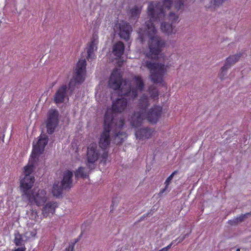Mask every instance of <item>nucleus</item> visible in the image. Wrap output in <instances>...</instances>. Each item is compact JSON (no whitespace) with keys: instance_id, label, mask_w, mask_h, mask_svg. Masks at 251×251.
I'll return each instance as SVG.
<instances>
[{"instance_id":"1","label":"nucleus","mask_w":251,"mask_h":251,"mask_svg":"<svg viewBox=\"0 0 251 251\" xmlns=\"http://www.w3.org/2000/svg\"><path fill=\"white\" fill-rule=\"evenodd\" d=\"M183 0H177L174 4L172 0H162L158 3L150 2L147 10L149 20L145 22V28H140L138 31L141 42H148V49L144 52L146 56L161 62L153 63L151 61H146L144 63V66L150 70L151 78L154 83L163 82L164 77L172 61L170 54L161 53V49L165 47L166 42L157 35L155 25L162 20H169L171 23H161L160 29L168 35L175 34L177 29L173 24L178 22V15L172 10L173 8L177 10L181 9L183 5Z\"/></svg>"},{"instance_id":"2","label":"nucleus","mask_w":251,"mask_h":251,"mask_svg":"<svg viewBox=\"0 0 251 251\" xmlns=\"http://www.w3.org/2000/svg\"><path fill=\"white\" fill-rule=\"evenodd\" d=\"M127 107V100L122 98L113 101L112 107L107 108L104 116L103 130L99 139L100 148L106 149L112 138L116 144L122 143L126 138V133L122 130L124 121L121 118L117 119L116 114L123 112Z\"/></svg>"},{"instance_id":"3","label":"nucleus","mask_w":251,"mask_h":251,"mask_svg":"<svg viewBox=\"0 0 251 251\" xmlns=\"http://www.w3.org/2000/svg\"><path fill=\"white\" fill-rule=\"evenodd\" d=\"M149 93L150 97L143 95L138 101L139 111H136L129 120L131 125L134 127L140 126L144 120L147 119L150 122L156 123L160 117L162 107L154 106L150 110L148 109L149 105L153 99L158 96V90L154 87H150Z\"/></svg>"},{"instance_id":"4","label":"nucleus","mask_w":251,"mask_h":251,"mask_svg":"<svg viewBox=\"0 0 251 251\" xmlns=\"http://www.w3.org/2000/svg\"><path fill=\"white\" fill-rule=\"evenodd\" d=\"M108 85L115 90L120 88V95L130 97L132 99L135 98L138 93L143 91L144 87L142 77L139 75L133 77L132 86L126 81H122L120 70L118 69H116L112 72L109 80Z\"/></svg>"},{"instance_id":"5","label":"nucleus","mask_w":251,"mask_h":251,"mask_svg":"<svg viewBox=\"0 0 251 251\" xmlns=\"http://www.w3.org/2000/svg\"><path fill=\"white\" fill-rule=\"evenodd\" d=\"M30 166L24 168V177L21 180V188L25 197L31 204H35L39 206L43 205L47 200V193L44 189H34L31 192L30 189L34 182V177L32 175L33 170Z\"/></svg>"},{"instance_id":"6","label":"nucleus","mask_w":251,"mask_h":251,"mask_svg":"<svg viewBox=\"0 0 251 251\" xmlns=\"http://www.w3.org/2000/svg\"><path fill=\"white\" fill-rule=\"evenodd\" d=\"M87 166L89 169L95 168L96 163L100 159V163L105 164L108 158V152L102 151L101 152L100 148L96 143L90 144L87 147L86 153Z\"/></svg>"},{"instance_id":"7","label":"nucleus","mask_w":251,"mask_h":251,"mask_svg":"<svg viewBox=\"0 0 251 251\" xmlns=\"http://www.w3.org/2000/svg\"><path fill=\"white\" fill-rule=\"evenodd\" d=\"M48 137L46 135L43 134L40 136L39 139L36 144L33 145V149L32 154L29 159L28 164L26 166H29L31 167L32 170L38 159L39 156L44 150V148L48 143Z\"/></svg>"},{"instance_id":"8","label":"nucleus","mask_w":251,"mask_h":251,"mask_svg":"<svg viewBox=\"0 0 251 251\" xmlns=\"http://www.w3.org/2000/svg\"><path fill=\"white\" fill-rule=\"evenodd\" d=\"M73 176V172L70 170H67L63 172L61 182H55L53 185L52 192L54 196H59L61 194L63 189L70 188L72 186Z\"/></svg>"},{"instance_id":"9","label":"nucleus","mask_w":251,"mask_h":251,"mask_svg":"<svg viewBox=\"0 0 251 251\" xmlns=\"http://www.w3.org/2000/svg\"><path fill=\"white\" fill-rule=\"evenodd\" d=\"M86 62L85 59H80L75 70V74L73 78L70 81L69 84V89L72 91L74 87L82 83L85 78L86 73Z\"/></svg>"},{"instance_id":"10","label":"nucleus","mask_w":251,"mask_h":251,"mask_svg":"<svg viewBox=\"0 0 251 251\" xmlns=\"http://www.w3.org/2000/svg\"><path fill=\"white\" fill-rule=\"evenodd\" d=\"M114 30L119 35L120 37L128 41L129 39L130 34L132 31L131 26L125 21H121L117 23L114 27Z\"/></svg>"},{"instance_id":"11","label":"nucleus","mask_w":251,"mask_h":251,"mask_svg":"<svg viewBox=\"0 0 251 251\" xmlns=\"http://www.w3.org/2000/svg\"><path fill=\"white\" fill-rule=\"evenodd\" d=\"M48 117L47 121V128L48 132L51 134L58 124V113L56 110L50 109L48 112Z\"/></svg>"},{"instance_id":"12","label":"nucleus","mask_w":251,"mask_h":251,"mask_svg":"<svg viewBox=\"0 0 251 251\" xmlns=\"http://www.w3.org/2000/svg\"><path fill=\"white\" fill-rule=\"evenodd\" d=\"M67 89L66 85H63L57 90L54 97V100L56 103L63 102L65 99L67 98Z\"/></svg>"},{"instance_id":"13","label":"nucleus","mask_w":251,"mask_h":251,"mask_svg":"<svg viewBox=\"0 0 251 251\" xmlns=\"http://www.w3.org/2000/svg\"><path fill=\"white\" fill-rule=\"evenodd\" d=\"M57 203L55 202H48L43 207L42 215L45 217L52 215L55 212Z\"/></svg>"},{"instance_id":"14","label":"nucleus","mask_w":251,"mask_h":251,"mask_svg":"<svg viewBox=\"0 0 251 251\" xmlns=\"http://www.w3.org/2000/svg\"><path fill=\"white\" fill-rule=\"evenodd\" d=\"M153 133V130L148 127L141 128L136 130L135 136L139 140H144L150 138Z\"/></svg>"},{"instance_id":"15","label":"nucleus","mask_w":251,"mask_h":251,"mask_svg":"<svg viewBox=\"0 0 251 251\" xmlns=\"http://www.w3.org/2000/svg\"><path fill=\"white\" fill-rule=\"evenodd\" d=\"M96 99L98 102L105 103L109 100V98L106 93L103 90L101 85H99L96 89Z\"/></svg>"},{"instance_id":"16","label":"nucleus","mask_w":251,"mask_h":251,"mask_svg":"<svg viewBox=\"0 0 251 251\" xmlns=\"http://www.w3.org/2000/svg\"><path fill=\"white\" fill-rule=\"evenodd\" d=\"M98 43V39L97 38H93L89 44L87 48V58L88 59L94 58L95 56L94 52L97 49Z\"/></svg>"},{"instance_id":"17","label":"nucleus","mask_w":251,"mask_h":251,"mask_svg":"<svg viewBox=\"0 0 251 251\" xmlns=\"http://www.w3.org/2000/svg\"><path fill=\"white\" fill-rule=\"evenodd\" d=\"M125 49L124 44L121 42H118L114 45L113 47V53L116 58L121 59Z\"/></svg>"},{"instance_id":"18","label":"nucleus","mask_w":251,"mask_h":251,"mask_svg":"<svg viewBox=\"0 0 251 251\" xmlns=\"http://www.w3.org/2000/svg\"><path fill=\"white\" fill-rule=\"evenodd\" d=\"M27 240V239H26L25 234L23 235L17 233L15 234L14 243L16 246H22Z\"/></svg>"},{"instance_id":"19","label":"nucleus","mask_w":251,"mask_h":251,"mask_svg":"<svg viewBox=\"0 0 251 251\" xmlns=\"http://www.w3.org/2000/svg\"><path fill=\"white\" fill-rule=\"evenodd\" d=\"M142 7L134 6L130 11V18L134 20L137 19L141 13Z\"/></svg>"},{"instance_id":"20","label":"nucleus","mask_w":251,"mask_h":251,"mask_svg":"<svg viewBox=\"0 0 251 251\" xmlns=\"http://www.w3.org/2000/svg\"><path fill=\"white\" fill-rule=\"evenodd\" d=\"M240 57V55L238 54L230 56L226 59L225 64L229 68L230 66L237 62Z\"/></svg>"},{"instance_id":"21","label":"nucleus","mask_w":251,"mask_h":251,"mask_svg":"<svg viewBox=\"0 0 251 251\" xmlns=\"http://www.w3.org/2000/svg\"><path fill=\"white\" fill-rule=\"evenodd\" d=\"M88 171L87 169L83 167H79L75 173V177H86L87 176Z\"/></svg>"},{"instance_id":"22","label":"nucleus","mask_w":251,"mask_h":251,"mask_svg":"<svg viewBox=\"0 0 251 251\" xmlns=\"http://www.w3.org/2000/svg\"><path fill=\"white\" fill-rule=\"evenodd\" d=\"M228 68L229 67L225 64L221 68L218 74V77L221 80H223L226 78L227 74V71Z\"/></svg>"},{"instance_id":"23","label":"nucleus","mask_w":251,"mask_h":251,"mask_svg":"<svg viewBox=\"0 0 251 251\" xmlns=\"http://www.w3.org/2000/svg\"><path fill=\"white\" fill-rule=\"evenodd\" d=\"M27 215L29 219L35 222L38 218V213L36 210L31 209L27 212Z\"/></svg>"},{"instance_id":"24","label":"nucleus","mask_w":251,"mask_h":251,"mask_svg":"<svg viewBox=\"0 0 251 251\" xmlns=\"http://www.w3.org/2000/svg\"><path fill=\"white\" fill-rule=\"evenodd\" d=\"M176 173V171L174 172L166 180L165 182V187L160 192L161 193H163L168 188V186L172 181L174 175Z\"/></svg>"},{"instance_id":"25","label":"nucleus","mask_w":251,"mask_h":251,"mask_svg":"<svg viewBox=\"0 0 251 251\" xmlns=\"http://www.w3.org/2000/svg\"><path fill=\"white\" fill-rule=\"evenodd\" d=\"M25 234V236L26 237V239L28 240L30 238H35L37 234V229L34 228L31 230H28Z\"/></svg>"},{"instance_id":"26","label":"nucleus","mask_w":251,"mask_h":251,"mask_svg":"<svg viewBox=\"0 0 251 251\" xmlns=\"http://www.w3.org/2000/svg\"><path fill=\"white\" fill-rule=\"evenodd\" d=\"M226 0H211V6L214 8L221 5Z\"/></svg>"},{"instance_id":"27","label":"nucleus","mask_w":251,"mask_h":251,"mask_svg":"<svg viewBox=\"0 0 251 251\" xmlns=\"http://www.w3.org/2000/svg\"><path fill=\"white\" fill-rule=\"evenodd\" d=\"M247 215V214L241 215L239 217H237L236 218L233 219L232 221H231L230 222L235 224H237L239 222H242L244 219Z\"/></svg>"},{"instance_id":"28","label":"nucleus","mask_w":251,"mask_h":251,"mask_svg":"<svg viewBox=\"0 0 251 251\" xmlns=\"http://www.w3.org/2000/svg\"><path fill=\"white\" fill-rule=\"evenodd\" d=\"M77 241H76L75 242L70 244L69 247L65 249V251H73L75 244Z\"/></svg>"},{"instance_id":"29","label":"nucleus","mask_w":251,"mask_h":251,"mask_svg":"<svg viewBox=\"0 0 251 251\" xmlns=\"http://www.w3.org/2000/svg\"><path fill=\"white\" fill-rule=\"evenodd\" d=\"M174 241L172 242L170 245L167 246L166 247L162 248V249L159 250L158 251H168L172 247V246L174 244Z\"/></svg>"},{"instance_id":"30","label":"nucleus","mask_w":251,"mask_h":251,"mask_svg":"<svg viewBox=\"0 0 251 251\" xmlns=\"http://www.w3.org/2000/svg\"><path fill=\"white\" fill-rule=\"evenodd\" d=\"M25 247H21L19 248L16 250H14V251H25Z\"/></svg>"},{"instance_id":"31","label":"nucleus","mask_w":251,"mask_h":251,"mask_svg":"<svg viewBox=\"0 0 251 251\" xmlns=\"http://www.w3.org/2000/svg\"><path fill=\"white\" fill-rule=\"evenodd\" d=\"M185 238V237L184 236H183L182 237L180 238L179 239V241H178V243H180L181 242H182Z\"/></svg>"},{"instance_id":"32","label":"nucleus","mask_w":251,"mask_h":251,"mask_svg":"<svg viewBox=\"0 0 251 251\" xmlns=\"http://www.w3.org/2000/svg\"><path fill=\"white\" fill-rule=\"evenodd\" d=\"M34 224V223H27V225H28V226H30V225H32V224Z\"/></svg>"},{"instance_id":"33","label":"nucleus","mask_w":251,"mask_h":251,"mask_svg":"<svg viewBox=\"0 0 251 251\" xmlns=\"http://www.w3.org/2000/svg\"><path fill=\"white\" fill-rule=\"evenodd\" d=\"M236 251H240V249H237Z\"/></svg>"}]
</instances>
